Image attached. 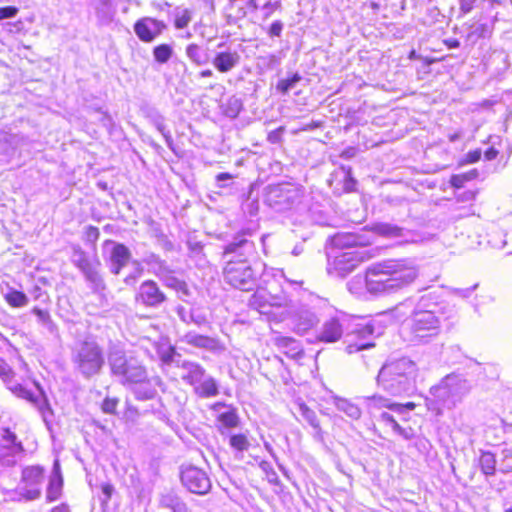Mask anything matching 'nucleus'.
<instances>
[{
  "mask_svg": "<svg viewBox=\"0 0 512 512\" xmlns=\"http://www.w3.org/2000/svg\"><path fill=\"white\" fill-rule=\"evenodd\" d=\"M158 352H159L160 359L164 363L170 364L174 361L173 357L175 354V348L172 347L171 345H166V346L159 348Z\"/></svg>",
  "mask_w": 512,
  "mask_h": 512,
  "instance_id": "obj_49",
  "label": "nucleus"
},
{
  "mask_svg": "<svg viewBox=\"0 0 512 512\" xmlns=\"http://www.w3.org/2000/svg\"><path fill=\"white\" fill-rule=\"evenodd\" d=\"M31 312L37 317V322L42 325L49 334L57 335L58 327L55 322L52 320L51 315L48 310L41 309L39 307H34Z\"/></svg>",
  "mask_w": 512,
  "mask_h": 512,
  "instance_id": "obj_32",
  "label": "nucleus"
},
{
  "mask_svg": "<svg viewBox=\"0 0 512 512\" xmlns=\"http://www.w3.org/2000/svg\"><path fill=\"white\" fill-rule=\"evenodd\" d=\"M491 34V27L488 23L475 22L470 26L468 37L474 40L485 38Z\"/></svg>",
  "mask_w": 512,
  "mask_h": 512,
  "instance_id": "obj_40",
  "label": "nucleus"
},
{
  "mask_svg": "<svg viewBox=\"0 0 512 512\" xmlns=\"http://www.w3.org/2000/svg\"><path fill=\"white\" fill-rule=\"evenodd\" d=\"M283 28H284L283 22L281 20H276L270 25V27L268 29V35L270 37H280L282 34V31H283Z\"/></svg>",
  "mask_w": 512,
  "mask_h": 512,
  "instance_id": "obj_52",
  "label": "nucleus"
},
{
  "mask_svg": "<svg viewBox=\"0 0 512 512\" xmlns=\"http://www.w3.org/2000/svg\"><path fill=\"white\" fill-rule=\"evenodd\" d=\"M100 232L97 227L89 226L86 229V239L89 242L95 243L99 238Z\"/></svg>",
  "mask_w": 512,
  "mask_h": 512,
  "instance_id": "obj_58",
  "label": "nucleus"
},
{
  "mask_svg": "<svg viewBox=\"0 0 512 512\" xmlns=\"http://www.w3.org/2000/svg\"><path fill=\"white\" fill-rule=\"evenodd\" d=\"M182 370V380L193 387L194 393L201 398H211L219 394L217 380L206 372L198 362L182 360L176 362Z\"/></svg>",
  "mask_w": 512,
  "mask_h": 512,
  "instance_id": "obj_7",
  "label": "nucleus"
},
{
  "mask_svg": "<svg viewBox=\"0 0 512 512\" xmlns=\"http://www.w3.org/2000/svg\"><path fill=\"white\" fill-rule=\"evenodd\" d=\"M177 313L181 321L186 324L194 323L201 326L207 323V319L202 314H196L194 310H186L184 307H179Z\"/></svg>",
  "mask_w": 512,
  "mask_h": 512,
  "instance_id": "obj_36",
  "label": "nucleus"
},
{
  "mask_svg": "<svg viewBox=\"0 0 512 512\" xmlns=\"http://www.w3.org/2000/svg\"><path fill=\"white\" fill-rule=\"evenodd\" d=\"M44 469L39 465L27 466L22 470L21 483L18 488L20 496L26 500H35L41 496Z\"/></svg>",
  "mask_w": 512,
  "mask_h": 512,
  "instance_id": "obj_13",
  "label": "nucleus"
},
{
  "mask_svg": "<svg viewBox=\"0 0 512 512\" xmlns=\"http://www.w3.org/2000/svg\"><path fill=\"white\" fill-rule=\"evenodd\" d=\"M5 299L12 307H24L28 304V297L21 291L11 290L5 295Z\"/></svg>",
  "mask_w": 512,
  "mask_h": 512,
  "instance_id": "obj_44",
  "label": "nucleus"
},
{
  "mask_svg": "<svg viewBox=\"0 0 512 512\" xmlns=\"http://www.w3.org/2000/svg\"><path fill=\"white\" fill-rule=\"evenodd\" d=\"M162 385L163 381L159 376L151 378L147 376V380L144 383H139V386L133 392L138 400H149L154 398L157 393L154 386L161 387Z\"/></svg>",
  "mask_w": 512,
  "mask_h": 512,
  "instance_id": "obj_27",
  "label": "nucleus"
},
{
  "mask_svg": "<svg viewBox=\"0 0 512 512\" xmlns=\"http://www.w3.org/2000/svg\"><path fill=\"white\" fill-rule=\"evenodd\" d=\"M304 197V189L292 183L269 185L266 189L265 202L274 210L284 212L297 208Z\"/></svg>",
  "mask_w": 512,
  "mask_h": 512,
  "instance_id": "obj_8",
  "label": "nucleus"
},
{
  "mask_svg": "<svg viewBox=\"0 0 512 512\" xmlns=\"http://www.w3.org/2000/svg\"><path fill=\"white\" fill-rule=\"evenodd\" d=\"M0 376L6 383H9L10 379L13 376V371L11 370L9 365L2 360H0Z\"/></svg>",
  "mask_w": 512,
  "mask_h": 512,
  "instance_id": "obj_54",
  "label": "nucleus"
},
{
  "mask_svg": "<svg viewBox=\"0 0 512 512\" xmlns=\"http://www.w3.org/2000/svg\"><path fill=\"white\" fill-rule=\"evenodd\" d=\"M185 54L196 66H203L210 62V56L207 50L196 43L188 44L185 49Z\"/></svg>",
  "mask_w": 512,
  "mask_h": 512,
  "instance_id": "obj_29",
  "label": "nucleus"
},
{
  "mask_svg": "<svg viewBox=\"0 0 512 512\" xmlns=\"http://www.w3.org/2000/svg\"><path fill=\"white\" fill-rule=\"evenodd\" d=\"M112 376L122 385H139L147 380V369L137 357L115 349L108 355Z\"/></svg>",
  "mask_w": 512,
  "mask_h": 512,
  "instance_id": "obj_6",
  "label": "nucleus"
},
{
  "mask_svg": "<svg viewBox=\"0 0 512 512\" xmlns=\"http://www.w3.org/2000/svg\"><path fill=\"white\" fill-rule=\"evenodd\" d=\"M343 334V325L338 318H330L325 321L317 335L319 341L333 343L338 341Z\"/></svg>",
  "mask_w": 512,
  "mask_h": 512,
  "instance_id": "obj_23",
  "label": "nucleus"
},
{
  "mask_svg": "<svg viewBox=\"0 0 512 512\" xmlns=\"http://www.w3.org/2000/svg\"><path fill=\"white\" fill-rule=\"evenodd\" d=\"M479 464L485 475H493L495 473L496 460L494 454L491 452H483Z\"/></svg>",
  "mask_w": 512,
  "mask_h": 512,
  "instance_id": "obj_41",
  "label": "nucleus"
},
{
  "mask_svg": "<svg viewBox=\"0 0 512 512\" xmlns=\"http://www.w3.org/2000/svg\"><path fill=\"white\" fill-rule=\"evenodd\" d=\"M242 108V101L239 98L232 96L224 104L223 113L225 116L234 119L240 114Z\"/></svg>",
  "mask_w": 512,
  "mask_h": 512,
  "instance_id": "obj_39",
  "label": "nucleus"
},
{
  "mask_svg": "<svg viewBox=\"0 0 512 512\" xmlns=\"http://www.w3.org/2000/svg\"><path fill=\"white\" fill-rule=\"evenodd\" d=\"M149 118H150L152 124L155 126V128L164 137L167 146L172 149L173 139H172L170 131L167 130V128L165 126L164 117L157 111H154L150 114Z\"/></svg>",
  "mask_w": 512,
  "mask_h": 512,
  "instance_id": "obj_35",
  "label": "nucleus"
},
{
  "mask_svg": "<svg viewBox=\"0 0 512 512\" xmlns=\"http://www.w3.org/2000/svg\"><path fill=\"white\" fill-rule=\"evenodd\" d=\"M412 340L426 342L440 333V319L431 310H415L409 320Z\"/></svg>",
  "mask_w": 512,
  "mask_h": 512,
  "instance_id": "obj_9",
  "label": "nucleus"
},
{
  "mask_svg": "<svg viewBox=\"0 0 512 512\" xmlns=\"http://www.w3.org/2000/svg\"><path fill=\"white\" fill-rule=\"evenodd\" d=\"M18 8L15 6H6L0 8V20L13 18L17 15Z\"/></svg>",
  "mask_w": 512,
  "mask_h": 512,
  "instance_id": "obj_53",
  "label": "nucleus"
},
{
  "mask_svg": "<svg viewBox=\"0 0 512 512\" xmlns=\"http://www.w3.org/2000/svg\"><path fill=\"white\" fill-rule=\"evenodd\" d=\"M460 9L464 13H468L472 10L475 0H459Z\"/></svg>",
  "mask_w": 512,
  "mask_h": 512,
  "instance_id": "obj_63",
  "label": "nucleus"
},
{
  "mask_svg": "<svg viewBox=\"0 0 512 512\" xmlns=\"http://www.w3.org/2000/svg\"><path fill=\"white\" fill-rule=\"evenodd\" d=\"M338 173L342 175L343 190L345 192L354 191L357 181L352 176V168L349 166H341Z\"/></svg>",
  "mask_w": 512,
  "mask_h": 512,
  "instance_id": "obj_42",
  "label": "nucleus"
},
{
  "mask_svg": "<svg viewBox=\"0 0 512 512\" xmlns=\"http://www.w3.org/2000/svg\"><path fill=\"white\" fill-rule=\"evenodd\" d=\"M471 389L472 385L464 375L451 373L430 388V397L426 398V405L429 410L439 415L444 408L453 409L461 403Z\"/></svg>",
  "mask_w": 512,
  "mask_h": 512,
  "instance_id": "obj_4",
  "label": "nucleus"
},
{
  "mask_svg": "<svg viewBox=\"0 0 512 512\" xmlns=\"http://www.w3.org/2000/svg\"><path fill=\"white\" fill-rule=\"evenodd\" d=\"M166 295L153 280L144 281L138 290L136 300L146 307L157 308L166 301Z\"/></svg>",
  "mask_w": 512,
  "mask_h": 512,
  "instance_id": "obj_20",
  "label": "nucleus"
},
{
  "mask_svg": "<svg viewBox=\"0 0 512 512\" xmlns=\"http://www.w3.org/2000/svg\"><path fill=\"white\" fill-rule=\"evenodd\" d=\"M97 18L102 23H109L115 13L112 0H98L95 5Z\"/></svg>",
  "mask_w": 512,
  "mask_h": 512,
  "instance_id": "obj_33",
  "label": "nucleus"
},
{
  "mask_svg": "<svg viewBox=\"0 0 512 512\" xmlns=\"http://www.w3.org/2000/svg\"><path fill=\"white\" fill-rule=\"evenodd\" d=\"M101 490H102V493L104 495V498H103L102 502L103 503H107L110 500V498H111V496H112V494L114 492V487L110 483H103L101 485Z\"/></svg>",
  "mask_w": 512,
  "mask_h": 512,
  "instance_id": "obj_59",
  "label": "nucleus"
},
{
  "mask_svg": "<svg viewBox=\"0 0 512 512\" xmlns=\"http://www.w3.org/2000/svg\"><path fill=\"white\" fill-rule=\"evenodd\" d=\"M63 486L62 476H50L49 484L46 492V499L48 502L57 500L61 495Z\"/></svg>",
  "mask_w": 512,
  "mask_h": 512,
  "instance_id": "obj_37",
  "label": "nucleus"
},
{
  "mask_svg": "<svg viewBox=\"0 0 512 512\" xmlns=\"http://www.w3.org/2000/svg\"><path fill=\"white\" fill-rule=\"evenodd\" d=\"M373 230L385 237H401L403 235V229L399 226L389 224V223H378L373 226Z\"/></svg>",
  "mask_w": 512,
  "mask_h": 512,
  "instance_id": "obj_38",
  "label": "nucleus"
},
{
  "mask_svg": "<svg viewBox=\"0 0 512 512\" xmlns=\"http://www.w3.org/2000/svg\"><path fill=\"white\" fill-rule=\"evenodd\" d=\"M480 158H481V150L476 149V150L470 151L466 154L464 162L468 163V164H472V163H476L477 161H479Z\"/></svg>",
  "mask_w": 512,
  "mask_h": 512,
  "instance_id": "obj_60",
  "label": "nucleus"
},
{
  "mask_svg": "<svg viewBox=\"0 0 512 512\" xmlns=\"http://www.w3.org/2000/svg\"><path fill=\"white\" fill-rule=\"evenodd\" d=\"M233 179V175L227 172L219 173L216 175V182L218 187L225 188L229 186L228 181Z\"/></svg>",
  "mask_w": 512,
  "mask_h": 512,
  "instance_id": "obj_55",
  "label": "nucleus"
},
{
  "mask_svg": "<svg viewBox=\"0 0 512 512\" xmlns=\"http://www.w3.org/2000/svg\"><path fill=\"white\" fill-rule=\"evenodd\" d=\"M299 412L301 416L313 428V438L318 442H324V432L321 429L316 413L304 403L299 405Z\"/></svg>",
  "mask_w": 512,
  "mask_h": 512,
  "instance_id": "obj_28",
  "label": "nucleus"
},
{
  "mask_svg": "<svg viewBox=\"0 0 512 512\" xmlns=\"http://www.w3.org/2000/svg\"><path fill=\"white\" fill-rule=\"evenodd\" d=\"M102 249L105 260L109 262L111 273L118 275L131 258L130 250L124 244L109 239L104 241Z\"/></svg>",
  "mask_w": 512,
  "mask_h": 512,
  "instance_id": "obj_14",
  "label": "nucleus"
},
{
  "mask_svg": "<svg viewBox=\"0 0 512 512\" xmlns=\"http://www.w3.org/2000/svg\"><path fill=\"white\" fill-rule=\"evenodd\" d=\"M72 263L82 272L94 293H100L106 286L99 273L101 265L98 258L90 259L87 253L78 245L72 247Z\"/></svg>",
  "mask_w": 512,
  "mask_h": 512,
  "instance_id": "obj_10",
  "label": "nucleus"
},
{
  "mask_svg": "<svg viewBox=\"0 0 512 512\" xmlns=\"http://www.w3.org/2000/svg\"><path fill=\"white\" fill-rule=\"evenodd\" d=\"M34 384L36 388L35 391H31L21 384L8 385V388L17 397L27 400L36 408L46 427L50 429L54 416L53 410L43 388L37 382H34Z\"/></svg>",
  "mask_w": 512,
  "mask_h": 512,
  "instance_id": "obj_11",
  "label": "nucleus"
},
{
  "mask_svg": "<svg viewBox=\"0 0 512 512\" xmlns=\"http://www.w3.org/2000/svg\"><path fill=\"white\" fill-rule=\"evenodd\" d=\"M379 420L386 425H389L394 433L400 435L405 440H411L415 436L413 428L401 427L395 418L388 412H381L379 415Z\"/></svg>",
  "mask_w": 512,
  "mask_h": 512,
  "instance_id": "obj_30",
  "label": "nucleus"
},
{
  "mask_svg": "<svg viewBox=\"0 0 512 512\" xmlns=\"http://www.w3.org/2000/svg\"><path fill=\"white\" fill-rule=\"evenodd\" d=\"M336 408L345 413L348 417L357 420L361 417V409L358 405L352 403L348 399L336 397L334 400Z\"/></svg>",
  "mask_w": 512,
  "mask_h": 512,
  "instance_id": "obj_34",
  "label": "nucleus"
},
{
  "mask_svg": "<svg viewBox=\"0 0 512 512\" xmlns=\"http://www.w3.org/2000/svg\"><path fill=\"white\" fill-rule=\"evenodd\" d=\"M250 235L249 230L237 233L224 246L222 253V257L226 259L223 267L224 281L242 291H252L258 282V274L248 261V257L256 252L254 242L247 237Z\"/></svg>",
  "mask_w": 512,
  "mask_h": 512,
  "instance_id": "obj_1",
  "label": "nucleus"
},
{
  "mask_svg": "<svg viewBox=\"0 0 512 512\" xmlns=\"http://www.w3.org/2000/svg\"><path fill=\"white\" fill-rule=\"evenodd\" d=\"M283 131H284V128L283 127H279L277 129L269 132V134L267 136V140L271 144H277V143L281 142Z\"/></svg>",
  "mask_w": 512,
  "mask_h": 512,
  "instance_id": "obj_56",
  "label": "nucleus"
},
{
  "mask_svg": "<svg viewBox=\"0 0 512 512\" xmlns=\"http://www.w3.org/2000/svg\"><path fill=\"white\" fill-rule=\"evenodd\" d=\"M70 359L75 371L85 379L100 374L105 364L104 350L93 338L76 341Z\"/></svg>",
  "mask_w": 512,
  "mask_h": 512,
  "instance_id": "obj_5",
  "label": "nucleus"
},
{
  "mask_svg": "<svg viewBox=\"0 0 512 512\" xmlns=\"http://www.w3.org/2000/svg\"><path fill=\"white\" fill-rule=\"evenodd\" d=\"M119 400L117 398H105L102 403V410L104 413L114 414Z\"/></svg>",
  "mask_w": 512,
  "mask_h": 512,
  "instance_id": "obj_50",
  "label": "nucleus"
},
{
  "mask_svg": "<svg viewBox=\"0 0 512 512\" xmlns=\"http://www.w3.org/2000/svg\"><path fill=\"white\" fill-rule=\"evenodd\" d=\"M216 48L217 51L210 62L218 72L228 73L240 64L241 56L236 49L228 46L225 42L217 44Z\"/></svg>",
  "mask_w": 512,
  "mask_h": 512,
  "instance_id": "obj_16",
  "label": "nucleus"
},
{
  "mask_svg": "<svg viewBox=\"0 0 512 512\" xmlns=\"http://www.w3.org/2000/svg\"><path fill=\"white\" fill-rule=\"evenodd\" d=\"M171 511L172 512H188V508H187L186 504L180 500L178 503H176V505H174V507Z\"/></svg>",
  "mask_w": 512,
  "mask_h": 512,
  "instance_id": "obj_64",
  "label": "nucleus"
},
{
  "mask_svg": "<svg viewBox=\"0 0 512 512\" xmlns=\"http://www.w3.org/2000/svg\"><path fill=\"white\" fill-rule=\"evenodd\" d=\"M281 2L280 1H268L264 4V6L262 7L263 11H264V19H268L269 17H271V15L273 14L274 11L278 10L281 8Z\"/></svg>",
  "mask_w": 512,
  "mask_h": 512,
  "instance_id": "obj_51",
  "label": "nucleus"
},
{
  "mask_svg": "<svg viewBox=\"0 0 512 512\" xmlns=\"http://www.w3.org/2000/svg\"><path fill=\"white\" fill-rule=\"evenodd\" d=\"M166 28L167 25L163 21L152 17L140 18L134 24V32L137 37L147 43L154 41Z\"/></svg>",
  "mask_w": 512,
  "mask_h": 512,
  "instance_id": "obj_19",
  "label": "nucleus"
},
{
  "mask_svg": "<svg viewBox=\"0 0 512 512\" xmlns=\"http://www.w3.org/2000/svg\"><path fill=\"white\" fill-rule=\"evenodd\" d=\"M294 329L299 334H304L318 323L316 314L310 310H299L293 319Z\"/></svg>",
  "mask_w": 512,
  "mask_h": 512,
  "instance_id": "obj_26",
  "label": "nucleus"
},
{
  "mask_svg": "<svg viewBox=\"0 0 512 512\" xmlns=\"http://www.w3.org/2000/svg\"><path fill=\"white\" fill-rule=\"evenodd\" d=\"M218 420L227 428L236 427L239 423L238 416L234 410H228L226 412L220 413Z\"/></svg>",
  "mask_w": 512,
  "mask_h": 512,
  "instance_id": "obj_47",
  "label": "nucleus"
},
{
  "mask_svg": "<svg viewBox=\"0 0 512 512\" xmlns=\"http://www.w3.org/2000/svg\"><path fill=\"white\" fill-rule=\"evenodd\" d=\"M375 333V327L372 322L359 323L356 328L352 331L349 337H354L355 341L349 340L346 345V352L353 354L358 351L374 347V343L366 341L370 336Z\"/></svg>",
  "mask_w": 512,
  "mask_h": 512,
  "instance_id": "obj_18",
  "label": "nucleus"
},
{
  "mask_svg": "<svg viewBox=\"0 0 512 512\" xmlns=\"http://www.w3.org/2000/svg\"><path fill=\"white\" fill-rule=\"evenodd\" d=\"M477 287V284L472 286V287H469V288H465V289H455V294L459 295L460 297L462 298H468L472 292L476 289Z\"/></svg>",
  "mask_w": 512,
  "mask_h": 512,
  "instance_id": "obj_62",
  "label": "nucleus"
},
{
  "mask_svg": "<svg viewBox=\"0 0 512 512\" xmlns=\"http://www.w3.org/2000/svg\"><path fill=\"white\" fill-rule=\"evenodd\" d=\"M300 80L301 76L298 73H295L290 78L279 80L276 89L281 93L286 94L289 90L293 89Z\"/></svg>",
  "mask_w": 512,
  "mask_h": 512,
  "instance_id": "obj_46",
  "label": "nucleus"
},
{
  "mask_svg": "<svg viewBox=\"0 0 512 512\" xmlns=\"http://www.w3.org/2000/svg\"><path fill=\"white\" fill-rule=\"evenodd\" d=\"M363 400L366 409L369 414L374 415L376 411L387 408L391 411H400L402 409V406H400V403H396L389 398H386L382 395L375 394L372 396H363L361 397Z\"/></svg>",
  "mask_w": 512,
  "mask_h": 512,
  "instance_id": "obj_24",
  "label": "nucleus"
},
{
  "mask_svg": "<svg viewBox=\"0 0 512 512\" xmlns=\"http://www.w3.org/2000/svg\"><path fill=\"white\" fill-rule=\"evenodd\" d=\"M173 54V49L168 44H160L153 49V56L155 61L160 64L167 63Z\"/></svg>",
  "mask_w": 512,
  "mask_h": 512,
  "instance_id": "obj_43",
  "label": "nucleus"
},
{
  "mask_svg": "<svg viewBox=\"0 0 512 512\" xmlns=\"http://www.w3.org/2000/svg\"><path fill=\"white\" fill-rule=\"evenodd\" d=\"M179 501L180 499L173 495H165L161 499V505L172 510L174 505H176V503H178Z\"/></svg>",
  "mask_w": 512,
  "mask_h": 512,
  "instance_id": "obj_57",
  "label": "nucleus"
},
{
  "mask_svg": "<svg viewBox=\"0 0 512 512\" xmlns=\"http://www.w3.org/2000/svg\"><path fill=\"white\" fill-rule=\"evenodd\" d=\"M24 137L5 131L0 132V152L9 154L22 144Z\"/></svg>",
  "mask_w": 512,
  "mask_h": 512,
  "instance_id": "obj_31",
  "label": "nucleus"
},
{
  "mask_svg": "<svg viewBox=\"0 0 512 512\" xmlns=\"http://www.w3.org/2000/svg\"><path fill=\"white\" fill-rule=\"evenodd\" d=\"M230 446L237 452L247 451L250 443L244 434H233L229 439Z\"/></svg>",
  "mask_w": 512,
  "mask_h": 512,
  "instance_id": "obj_45",
  "label": "nucleus"
},
{
  "mask_svg": "<svg viewBox=\"0 0 512 512\" xmlns=\"http://www.w3.org/2000/svg\"><path fill=\"white\" fill-rule=\"evenodd\" d=\"M334 247L344 249L356 246H366L369 239L364 234L354 232H339L331 238Z\"/></svg>",
  "mask_w": 512,
  "mask_h": 512,
  "instance_id": "obj_22",
  "label": "nucleus"
},
{
  "mask_svg": "<svg viewBox=\"0 0 512 512\" xmlns=\"http://www.w3.org/2000/svg\"><path fill=\"white\" fill-rule=\"evenodd\" d=\"M418 371L417 364L408 357L388 360L380 368L376 384L392 396L410 395L416 389Z\"/></svg>",
  "mask_w": 512,
  "mask_h": 512,
  "instance_id": "obj_3",
  "label": "nucleus"
},
{
  "mask_svg": "<svg viewBox=\"0 0 512 512\" xmlns=\"http://www.w3.org/2000/svg\"><path fill=\"white\" fill-rule=\"evenodd\" d=\"M182 484L192 493L204 495L211 489L207 473L197 467L189 466L181 471Z\"/></svg>",
  "mask_w": 512,
  "mask_h": 512,
  "instance_id": "obj_15",
  "label": "nucleus"
},
{
  "mask_svg": "<svg viewBox=\"0 0 512 512\" xmlns=\"http://www.w3.org/2000/svg\"><path fill=\"white\" fill-rule=\"evenodd\" d=\"M0 432V463L6 467H12L24 453V446L10 428H2Z\"/></svg>",
  "mask_w": 512,
  "mask_h": 512,
  "instance_id": "obj_12",
  "label": "nucleus"
},
{
  "mask_svg": "<svg viewBox=\"0 0 512 512\" xmlns=\"http://www.w3.org/2000/svg\"><path fill=\"white\" fill-rule=\"evenodd\" d=\"M192 19L191 12L188 9L182 10L181 13H178L175 18V27L177 29H183L188 26Z\"/></svg>",
  "mask_w": 512,
  "mask_h": 512,
  "instance_id": "obj_48",
  "label": "nucleus"
},
{
  "mask_svg": "<svg viewBox=\"0 0 512 512\" xmlns=\"http://www.w3.org/2000/svg\"><path fill=\"white\" fill-rule=\"evenodd\" d=\"M275 345L282 351L287 357L298 360L304 356V350L301 343L291 337H277L275 339Z\"/></svg>",
  "mask_w": 512,
  "mask_h": 512,
  "instance_id": "obj_25",
  "label": "nucleus"
},
{
  "mask_svg": "<svg viewBox=\"0 0 512 512\" xmlns=\"http://www.w3.org/2000/svg\"><path fill=\"white\" fill-rule=\"evenodd\" d=\"M372 254L366 250H353L344 252L335 257L333 267L337 275L345 277L353 272L362 262L370 259Z\"/></svg>",
  "mask_w": 512,
  "mask_h": 512,
  "instance_id": "obj_17",
  "label": "nucleus"
},
{
  "mask_svg": "<svg viewBox=\"0 0 512 512\" xmlns=\"http://www.w3.org/2000/svg\"><path fill=\"white\" fill-rule=\"evenodd\" d=\"M418 274V268L411 259H387L366 269L365 287L371 295L392 294L410 286Z\"/></svg>",
  "mask_w": 512,
  "mask_h": 512,
  "instance_id": "obj_2",
  "label": "nucleus"
},
{
  "mask_svg": "<svg viewBox=\"0 0 512 512\" xmlns=\"http://www.w3.org/2000/svg\"><path fill=\"white\" fill-rule=\"evenodd\" d=\"M468 178L465 175H453L450 183L455 188H461Z\"/></svg>",
  "mask_w": 512,
  "mask_h": 512,
  "instance_id": "obj_61",
  "label": "nucleus"
},
{
  "mask_svg": "<svg viewBox=\"0 0 512 512\" xmlns=\"http://www.w3.org/2000/svg\"><path fill=\"white\" fill-rule=\"evenodd\" d=\"M180 340L187 345L210 352H216L222 349L220 342L216 338L198 334L195 331L185 333Z\"/></svg>",
  "mask_w": 512,
  "mask_h": 512,
  "instance_id": "obj_21",
  "label": "nucleus"
}]
</instances>
